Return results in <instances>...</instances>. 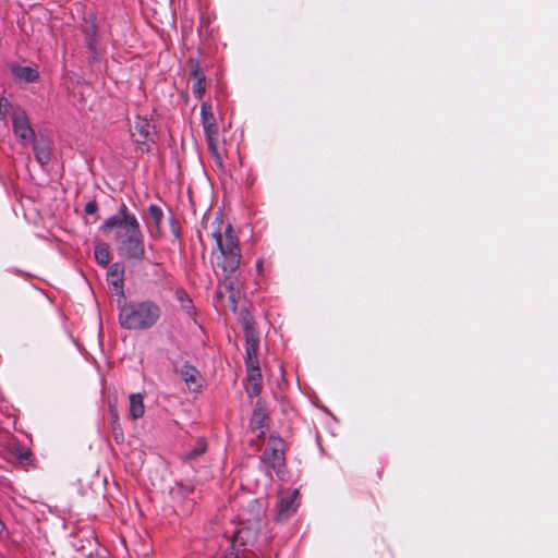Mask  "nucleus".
<instances>
[{"mask_svg": "<svg viewBox=\"0 0 558 558\" xmlns=\"http://www.w3.org/2000/svg\"><path fill=\"white\" fill-rule=\"evenodd\" d=\"M216 222L218 226L211 232V238L216 242L213 255L215 256L217 266L227 274L218 286L217 294L221 299L227 298L230 303V307L235 312L241 296V289L239 280L233 276V274L238 270L241 264V250L238 236L232 226L230 223L227 225L222 232V221L217 219Z\"/></svg>", "mask_w": 558, "mask_h": 558, "instance_id": "f257e3e1", "label": "nucleus"}, {"mask_svg": "<svg viewBox=\"0 0 558 558\" xmlns=\"http://www.w3.org/2000/svg\"><path fill=\"white\" fill-rule=\"evenodd\" d=\"M119 228L114 240L120 257L126 260L142 262L146 257L145 239L135 215L130 213L125 204H121L118 211L108 217L99 227L102 232Z\"/></svg>", "mask_w": 558, "mask_h": 558, "instance_id": "f03ea898", "label": "nucleus"}, {"mask_svg": "<svg viewBox=\"0 0 558 558\" xmlns=\"http://www.w3.org/2000/svg\"><path fill=\"white\" fill-rule=\"evenodd\" d=\"M236 522L239 527L234 534V541L241 545L254 542L257 537L259 523L267 510V502L263 498L244 496L238 501Z\"/></svg>", "mask_w": 558, "mask_h": 558, "instance_id": "7ed1b4c3", "label": "nucleus"}, {"mask_svg": "<svg viewBox=\"0 0 558 558\" xmlns=\"http://www.w3.org/2000/svg\"><path fill=\"white\" fill-rule=\"evenodd\" d=\"M160 317V306L150 300L124 303L119 312L120 325L129 330L150 329Z\"/></svg>", "mask_w": 558, "mask_h": 558, "instance_id": "20e7f679", "label": "nucleus"}, {"mask_svg": "<svg viewBox=\"0 0 558 558\" xmlns=\"http://www.w3.org/2000/svg\"><path fill=\"white\" fill-rule=\"evenodd\" d=\"M260 463L267 474L271 476V471L279 477L283 474L284 453L283 444L279 438H271L260 456Z\"/></svg>", "mask_w": 558, "mask_h": 558, "instance_id": "39448f33", "label": "nucleus"}, {"mask_svg": "<svg viewBox=\"0 0 558 558\" xmlns=\"http://www.w3.org/2000/svg\"><path fill=\"white\" fill-rule=\"evenodd\" d=\"M201 123L206 136L209 150L217 155L218 150V125L210 102H203L201 106Z\"/></svg>", "mask_w": 558, "mask_h": 558, "instance_id": "423d86ee", "label": "nucleus"}, {"mask_svg": "<svg viewBox=\"0 0 558 558\" xmlns=\"http://www.w3.org/2000/svg\"><path fill=\"white\" fill-rule=\"evenodd\" d=\"M11 122L13 133L23 146H28L35 141V131L29 123L26 111L22 107L15 108Z\"/></svg>", "mask_w": 558, "mask_h": 558, "instance_id": "0eeeda50", "label": "nucleus"}, {"mask_svg": "<svg viewBox=\"0 0 558 558\" xmlns=\"http://www.w3.org/2000/svg\"><path fill=\"white\" fill-rule=\"evenodd\" d=\"M299 489H282L278 495L277 520H284L292 515L300 502H299Z\"/></svg>", "mask_w": 558, "mask_h": 558, "instance_id": "6e6552de", "label": "nucleus"}, {"mask_svg": "<svg viewBox=\"0 0 558 558\" xmlns=\"http://www.w3.org/2000/svg\"><path fill=\"white\" fill-rule=\"evenodd\" d=\"M131 135L143 151L149 150L150 122L147 118L136 116L131 126Z\"/></svg>", "mask_w": 558, "mask_h": 558, "instance_id": "1a4fd4ad", "label": "nucleus"}, {"mask_svg": "<svg viewBox=\"0 0 558 558\" xmlns=\"http://www.w3.org/2000/svg\"><path fill=\"white\" fill-rule=\"evenodd\" d=\"M190 78L192 81V92L195 98L202 99L206 93L205 74L197 62L191 61Z\"/></svg>", "mask_w": 558, "mask_h": 558, "instance_id": "9d476101", "label": "nucleus"}, {"mask_svg": "<svg viewBox=\"0 0 558 558\" xmlns=\"http://www.w3.org/2000/svg\"><path fill=\"white\" fill-rule=\"evenodd\" d=\"M31 144H33V149H34V154H35V158H36L37 162L43 167L48 165L51 160L50 142L45 137H41V138L35 137V141L32 142Z\"/></svg>", "mask_w": 558, "mask_h": 558, "instance_id": "9b49d317", "label": "nucleus"}, {"mask_svg": "<svg viewBox=\"0 0 558 558\" xmlns=\"http://www.w3.org/2000/svg\"><path fill=\"white\" fill-rule=\"evenodd\" d=\"M180 377L186 384L189 389L196 390L201 387V373L198 369L190 363H185L182 365L179 371Z\"/></svg>", "mask_w": 558, "mask_h": 558, "instance_id": "f8f14e48", "label": "nucleus"}, {"mask_svg": "<svg viewBox=\"0 0 558 558\" xmlns=\"http://www.w3.org/2000/svg\"><path fill=\"white\" fill-rule=\"evenodd\" d=\"M123 276L124 267L120 263L112 264L107 272V280L109 284H111L113 289L121 294H123Z\"/></svg>", "mask_w": 558, "mask_h": 558, "instance_id": "ddd939ff", "label": "nucleus"}, {"mask_svg": "<svg viewBox=\"0 0 558 558\" xmlns=\"http://www.w3.org/2000/svg\"><path fill=\"white\" fill-rule=\"evenodd\" d=\"M145 414L144 395L131 393L129 396V416L133 421L142 418Z\"/></svg>", "mask_w": 558, "mask_h": 558, "instance_id": "4468645a", "label": "nucleus"}, {"mask_svg": "<svg viewBox=\"0 0 558 558\" xmlns=\"http://www.w3.org/2000/svg\"><path fill=\"white\" fill-rule=\"evenodd\" d=\"M244 388L250 397H256L262 392L263 377L260 371L255 369L252 373H247Z\"/></svg>", "mask_w": 558, "mask_h": 558, "instance_id": "2eb2a0df", "label": "nucleus"}, {"mask_svg": "<svg viewBox=\"0 0 558 558\" xmlns=\"http://www.w3.org/2000/svg\"><path fill=\"white\" fill-rule=\"evenodd\" d=\"M11 71L16 78L24 81L26 83H33L39 76L38 71L32 66L13 64L11 66Z\"/></svg>", "mask_w": 558, "mask_h": 558, "instance_id": "dca6fc26", "label": "nucleus"}, {"mask_svg": "<svg viewBox=\"0 0 558 558\" xmlns=\"http://www.w3.org/2000/svg\"><path fill=\"white\" fill-rule=\"evenodd\" d=\"M266 418H267V415L260 405V401H258L257 407L255 408L252 418H251V422H250V427L253 432L259 430L258 436L264 435L263 428L265 426Z\"/></svg>", "mask_w": 558, "mask_h": 558, "instance_id": "f3484780", "label": "nucleus"}, {"mask_svg": "<svg viewBox=\"0 0 558 558\" xmlns=\"http://www.w3.org/2000/svg\"><path fill=\"white\" fill-rule=\"evenodd\" d=\"M162 219V209L156 204H150L147 209V225L149 226L151 223L158 234L161 233Z\"/></svg>", "mask_w": 558, "mask_h": 558, "instance_id": "a211bd4d", "label": "nucleus"}, {"mask_svg": "<svg viewBox=\"0 0 558 558\" xmlns=\"http://www.w3.org/2000/svg\"><path fill=\"white\" fill-rule=\"evenodd\" d=\"M258 338L255 337L250 328L245 330V356L257 355Z\"/></svg>", "mask_w": 558, "mask_h": 558, "instance_id": "6ab92c4d", "label": "nucleus"}, {"mask_svg": "<svg viewBox=\"0 0 558 558\" xmlns=\"http://www.w3.org/2000/svg\"><path fill=\"white\" fill-rule=\"evenodd\" d=\"M94 255L97 263L104 267L110 262L109 246L105 243H99L95 246Z\"/></svg>", "mask_w": 558, "mask_h": 558, "instance_id": "aec40b11", "label": "nucleus"}, {"mask_svg": "<svg viewBox=\"0 0 558 558\" xmlns=\"http://www.w3.org/2000/svg\"><path fill=\"white\" fill-rule=\"evenodd\" d=\"M175 298L189 316H193L195 314V308L193 306L192 300L189 298L187 293L183 289H177Z\"/></svg>", "mask_w": 558, "mask_h": 558, "instance_id": "412c9836", "label": "nucleus"}, {"mask_svg": "<svg viewBox=\"0 0 558 558\" xmlns=\"http://www.w3.org/2000/svg\"><path fill=\"white\" fill-rule=\"evenodd\" d=\"M207 450V441L204 437H199L196 440L194 448L184 454L185 460H194L197 457L204 454Z\"/></svg>", "mask_w": 558, "mask_h": 558, "instance_id": "4be33fe9", "label": "nucleus"}, {"mask_svg": "<svg viewBox=\"0 0 558 558\" xmlns=\"http://www.w3.org/2000/svg\"><path fill=\"white\" fill-rule=\"evenodd\" d=\"M17 106H13L8 98L0 97V119L7 120L8 118H13V112Z\"/></svg>", "mask_w": 558, "mask_h": 558, "instance_id": "5701e85b", "label": "nucleus"}, {"mask_svg": "<svg viewBox=\"0 0 558 558\" xmlns=\"http://www.w3.org/2000/svg\"><path fill=\"white\" fill-rule=\"evenodd\" d=\"M14 454L21 461H28L32 457L31 450L21 445L14 448Z\"/></svg>", "mask_w": 558, "mask_h": 558, "instance_id": "b1692460", "label": "nucleus"}, {"mask_svg": "<svg viewBox=\"0 0 558 558\" xmlns=\"http://www.w3.org/2000/svg\"><path fill=\"white\" fill-rule=\"evenodd\" d=\"M245 366H246V373H252L255 369L260 371L257 355H254V357L245 356Z\"/></svg>", "mask_w": 558, "mask_h": 558, "instance_id": "393cba45", "label": "nucleus"}, {"mask_svg": "<svg viewBox=\"0 0 558 558\" xmlns=\"http://www.w3.org/2000/svg\"><path fill=\"white\" fill-rule=\"evenodd\" d=\"M97 210H98V204H97V202H95V201H89V202H87V203H86V205H85V213H86L87 215H94V214H96V213H97Z\"/></svg>", "mask_w": 558, "mask_h": 558, "instance_id": "a878e982", "label": "nucleus"}, {"mask_svg": "<svg viewBox=\"0 0 558 558\" xmlns=\"http://www.w3.org/2000/svg\"><path fill=\"white\" fill-rule=\"evenodd\" d=\"M86 40H87V45H88V47H89L90 49H94V47H95V39H94V38H92V37H87V39H86Z\"/></svg>", "mask_w": 558, "mask_h": 558, "instance_id": "bb28decb", "label": "nucleus"}, {"mask_svg": "<svg viewBox=\"0 0 558 558\" xmlns=\"http://www.w3.org/2000/svg\"><path fill=\"white\" fill-rule=\"evenodd\" d=\"M262 267H263V260L258 259V260L256 262V268H257V270H258V271H260V270H262Z\"/></svg>", "mask_w": 558, "mask_h": 558, "instance_id": "cd10ccee", "label": "nucleus"}, {"mask_svg": "<svg viewBox=\"0 0 558 558\" xmlns=\"http://www.w3.org/2000/svg\"><path fill=\"white\" fill-rule=\"evenodd\" d=\"M5 530V525L4 523L2 522V520L0 519V534Z\"/></svg>", "mask_w": 558, "mask_h": 558, "instance_id": "c85d7f7f", "label": "nucleus"}, {"mask_svg": "<svg viewBox=\"0 0 558 558\" xmlns=\"http://www.w3.org/2000/svg\"><path fill=\"white\" fill-rule=\"evenodd\" d=\"M95 33H96V29H95V27L93 26V37L95 36Z\"/></svg>", "mask_w": 558, "mask_h": 558, "instance_id": "c756f323", "label": "nucleus"}]
</instances>
